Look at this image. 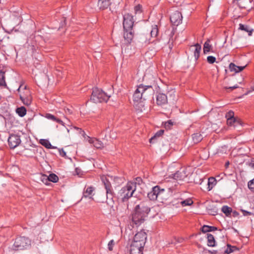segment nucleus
Listing matches in <instances>:
<instances>
[{"instance_id":"obj_1","label":"nucleus","mask_w":254,"mask_h":254,"mask_svg":"<svg viewBox=\"0 0 254 254\" xmlns=\"http://www.w3.org/2000/svg\"><path fill=\"white\" fill-rule=\"evenodd\" d=\"M150 207L144 202H140L137 205L132 214V221L136 226L143 223L148 213L150 212Z\"/></svg>"},{"instance_id":"obj_2","label":"nucleus","mask_w":254,"mask_h":254,"mask_svg":"<svg viewBox=\"0 0 254 254\" xmlns=\"http://www.w3.org/2000/svg\"><path fill=\"white\" fill-rule=\"evenodd\" d=\"M135 190V184L128 182L118 193V199L122 202H127L129 198L133 196Z\"/></svg>"},{"instance_id":"obj_3","label":"nucleus","mask_w":254,"mask_h":254,"mask_svg":"<svg viewBox=\"0 0 254 254\" xmlns=\"http://www.w3.org/2000/svg\"><path fill=\"white\" fill-rule=\"evenodd\" d=\"M110 97V96H108L106 93L103 92L102 90L95 87L93 88L90 100L96 103L102 102H107Z\"/></svg>"},{"instance_id":"obj_4","label":"nucleus","mask_w":254,"mask_h":254,"mask_svg":"<svg viewBox=\"0 0 254 254\" xmlns=\"http://www.w3.org/2000/svg\"><path fill=\"white\" fill-rule=\"evenodd\" d=\"M120 3V0H98V6L100 9H107L109 6L110 9L113 11Z\"/></svg>"},{"instance_id":"obj_5","label":"nucleus","mask_w":254,"mask_h":254,"mask_svg":"<svg viewBox=\"0 0 254 254\" xmlns=\"http://www.w3.org/2000/svg\"><path fill=\"white\" fill-rule=\"evenodd\" d=\"M30 245V240L25 237H17L13 244V249L15 251L22 250Z\"/></svg>"},{"instance_id":"obj_6","label":"nucleus","mask_w":254,"mask_h":254,"mask_svg":"<svg viewBox=\"0 0 254 254\" xmlns=\"http://www.w3.org/2000/svg\"><path fill=\"white\" fill-rule=\"evenodd\" d=\"M165 189H161L159 186H156L152 188V190L147 194V197L150 200H156L158 197L161 199L163 197V194Z\"/></svg>"},{"instance_id":"obj_7","label":"nucleus","mask_w":254,"mask_h":254,"mask_svg":"<svg viewBox=\"0 0 254 254\" xmlns=\"http://www.w3.org/2000/svg\"><path fill=\"white\" fill-rule=\"evenodd\" d=\"M146 240L147 234L144 230H141L134 235L132 243L144 247Z\"/></svg>"},{"instance_id":"obj_8","label":"nucleus","mask_w":254,"mask_h":254,"mask_svg":"<svg viewBox=\"0 0 254 254\" xmlns=\"http://www.w3.org/2000/svg\"><path fill=\"white\" fill-rule=\"evenodd\" d=\"M141 93L142 94L143 100L152 98L154 93V90L151 85H144L140 84Z\"/></svg>"},{"instance_id":"obj_9","label":"nucleus","mask_w":254,"mask_h":254,"mask_svg":"<svg viewBox=\"0 0 254 254\" xmlns=\"http://www.w3.org/2000/svg\"><path fill=\"white\" fill-rule=\"evenodd\" d=\"M134 20L133 16L129 13H126L123 15V28L124 30H132Z\"/></svg>"},{"instance_id":"obj_10","label":"nucleus","mask_w":254,"mask_h":254,"mask_svg":"<svg viewBox=\"0 0 254 254\" xmlns=\"http://www.w3.org/2000/svg\"><path fill=\"white\" fill-rule=\"evenodd\" d=\"M8 144L11 149H14L21 143L20 136L16 134H11L8 139Z\"/></svg>"},{"instance_id":"obj_11","label":"nucleus","mask_w":254,"mask_h":254,"mask_svg":"<svg viewBox=\"0 0 254 254\" xmlns=\"http://www.w3.org/2000/svg\"><path fill=\"white\" fill-rule=\"evenodd\" d=\"M182 13L179 11H175L170 17L171 23L176 26H178L182 22Z\"/></svg>"},{"instance_id":"obj_12","label":"nucleus","mask_w":254,"mask_h":254,"mask_svg":"<svg viewBox=\"0 0 254 254\" xmlns=\"http://www.w3.org/2000/svg\"><path fill=\"white\" fill-rule=\"evenodd\" d=\"M168 103L167 96L162 93H158L156 96V104L158 106L162 107Z\"/></svg>"},{"instance_id":"obj_13","label":"nucleus","mask_w":254,"mask_h":254,"mask_svg":"<svg viewBox=\"0 0 254 254\" xmlns=\"http://www.w3.org/2000/svg\"><path fill=\"white\" fill-rule=\"evenodd\" d=\"M172 175L173 178L176 180H183L187 177L188 174L185 168H181Z\"/></svg>"},{"instance_id":"obj_14","label":"nucleus","mask_w":254,"mask_h":254,"mask_svg":"<svg viewBox=\"0 0 254 254\" xmlns=\"http://www.w3.org/2000/svg\"><path fill=\"white\" fill-rule=\"evenodd\" d=\"M144 246H139V245L131 243L130 246V254H143Z\"/></svg>"},{"instance_id":"obj_15","label":"nucleus","mask_w":254,"mask_h":254,"mask_svg":"<svg viewBox=\"0 0 254 254\" xmlns=\"http://www.w3.org/2000/svg\"><path fill=\"white\" fill-rule=\"evenodd\" d=\"M141 88L140 85L137 86L133 95V98L134 102H142L143 101L142 94L141 93Z\"/></svg>"},{"instance_id":"obj_16","label":"nucleus","mask_w":254,"mask_h":254,"mask_svg":"<svg viewBox=\"0 0 254 254\" xmlns=\"http://www.w3.org/2000/svg\"><path fill=\"white\" fill-rule=\"evenodd\" d=\"M95 188L94 187L90 186L85 188L83 192V197H89L92 198L93 195V192L95 191Z\"/></svg>"},{"instance_id":"obj_17","label":"nucleus","mask_w":254,"mask_h":254,"mask_svg":"<svg viewBox=\"0 0 254 254\" xmlns=\"http://www.w3.org/2000/svg\"><path fill=\"white\" fill-rule=\"evenodd\" d=\"M20 99L22 103L26 106L30 105L32 102V97L30 96V92L28 90H26L25 96L20 95Z\"/></svg>"},{"instance_id":"obj_18","label":"nucleus","mask_w":254,"mask_h":254,"mask_svg":"<svg viewBox=\"0 0 254 254\" xmlns=\"http://www.w3.org/2000/svg\"><path fill=\"white\" fill-rule=\"evenodd\" d=\"M247 64L244 66H237L233 63L230 64L229 68L231 71H234L235 73L239 72L244 69L247 66Z\"/></svg>"},{"instance_id":"obj_19","label":"nucleus","mask_w":254,"mask_h":254,"mask_svg":"<svg viewBox=\"0 0 254 254\" xmlns=\"http://www.w3.org/2000/svg\"><path fill=\"white\" fill-rule=\"evenodd\" d=\"M190 48H194L193 54L195 61H197L199 56L201 50V45L199 44H196L194 46H191Z\"/></svg>"},{"instance_id":"obj_20","label":"nucleus","mask_w":254,"mask_h":254,"mask_svg":"<svg viewBox=\"0 0 254 254\" xmlns=\"http://www.w3.org/2000/svg\"><path fill=\"white\" fill-rule=\"evenodd\" d=\"M45 117V118H46L47 119H48L49 120H52L54 122H56L63 126H64V123L62 121V120L61 119L58 118L57 116H54L50 113H47V114H46Z\"/></svg>"},{"instance_id":"obj_21","label":"nucleus","mask_w":254,"mask_h":254,"mask_svg":"<svg viewBox=\"0 0 254 254\" xmlns=\"http://www.w3.org/2000/svg\"><path fill=\"white\" fill-rule=\"evenodd\" d=\"M207 212L211 215L215 216L218 213V208L214 204H209L206 207Z\"/></svg>"},{"instance_id":"obj_22","label":"nucleus","mask_w":254,"mask_h":254,"mask_svg":"<svg viewBox=\"0 0 254 254\" xmlns=\"http://www.w3.org/2000/svg\"><path fill=\"white\" fill-rule=\"evenodd\" d=\"M134 33L132 30H124V37L128 43H130L133 37Z\"/></svg>"},{"instance_id":"obj_23","label":"nucleus","mask_w":254,"mask_h":254,"mask_svg":"<svg viewBox=\"0 0 254 254\" xmlns=\"http://www.w3.org/2000/svg\"><path fill=\"white\" fill-rule=\"evenodd\" d=\"M239 29L248 32L249 36H252V33L254 31V30L251 28L249 25H244L241 23L239 24Z\"/></svg>"},{"instance_id":"obj_24","label":"nucleus","mask_w":254,"mask_h":254,"mask_svg":"<svg viewBox=\"0 0 254 254\" xmlns=\"http://www.w3.org/2000/svg\"><path fill=\"white\" fill-rule=\"evenodd\" d=\"M207 239V245L209 247H214L215 246V240L213 235L207 233L206 234Z\"/></svg>"},{"instance_id":"obj_25","label":"nucleus","mask_w":254,"mask_h":254,"mask_svg":"<svg viewBox=\"0 0 254 254\" xmlns=\"http://www.w3.org/2000/svg\"><path fill=\"white\" fill-rule=\"evenodd\" d=\"M218 228L215 226H210L208 225H203L201 228V232L203 233H206L207 232H212L216 230H217Z\"/></svg>"},{"instance_id":"obj_26","label":"nucleus","mask_w":254,"mask_h":254,"mask_svg":"<svg viewBox=\"0 0 254 254\" xmlns=\"http://www.w3.org/2000/svg\"><path fill=\"white\" fill-rule=\"evenodd\" d=\"M101 180L102 181V183L104 184L105 189L106 190L108 189H111L112 188V185L109 180L105 176H102L101 177Z\"/></svg>"},{"instance_id":"obj_27","label":"nucleus","mask_w":254,"mask_h":254,"mask_svg":"<svg viewBox=\"0 0 254 254\" xmlns=\"http://www.w3.org/2000/svg\"><path fill=\"white\" fill-rule=\"evenodd\" d=\"M5 71L0 70V86L7 88L5 82Z\"/></svg>"},{"instance_id":"obj_28","label":"nucleus","mask_w":254,"mask_h":254,"mask_svg":"<svg viewBox=\"0 0 254 254\" xmlns=\"http://www.w3.org/2000/svg\"><path fill=\"white\" fill-rule=\"evenodd\" d=\"M221 211L225 214L227 217L230 216L232 212V208L227 205H224L221 208Z\"/></svg>"},{"instance_id":"obj_29","label":"nucleus","mask_w":254,"mask_h":254,"mask_svg":"<svg viewBox=\"0 0 254 254\" xmlns=\"http://www.w3.org/2000/svg\"><path fill=\"white\" fill-rule=\"evenodd\" d=\"M212 48V46L210 44V40H207L203 45V53L204 54L210 52Z\"/></svg>"},{"instance_id":"obj_30","label":"nucleus","mask_w":254,"mask_h":254,"mask_svg":"<svg viewBox=\"0 0 254 254\" xmlns=\"http://www.w3.org/2000/svg\"><path fill=\"white\" fill-rule=\"evenodd\" d=\"M164 132V130L163 129H160V130H158L155 134V135L149 139L150 143H154V140L156 139V138L157 137H159L162 136Z\"/></svg>"},{"instance_id":"obj_31","label":"nucleus","mask_w":254,"mask_h":254,"mask_svg":"<svg viewBox=\"0 0 254 254\" xmlns=\"http://www.w3.org/2000/svg\"><path fill=\"white\" fill-rule=\"evenodd\" d=\"M16 112L20 117H23L26 114V109L24 107L22 106V107L17 108L16 109Z\"/></svg>"},{"instance_id":"obj_32","label":"nucleus","mask_w":254,"mask_h":254,"mask_svg":"<svg viewBox=\"0 0 254 254\" xmlns=\"http://www.w3.org/2000/svg\"><path fill=\"white\" fill-rule=\"evenodd\" d=\"M216 181L214 178H209L208 179L207 183L208 190H210L213 188V187L216 185Z\"/></svg>"},{"instance_id":"obj_33","label":"nucleus","mask_w":254,"mask_h":254,"mask_svg":"<svg viewBox=\"0 0 254 254\" xmlns=\"http://www.w3.org/2000/svg\"><path fill=\"white\" fill-rule=\"evenodd\" d=\"M239 249L236 246H232L230 245H227V248L226 250L225 251V253L227 254H229L232 252H234L236 251H238Z\"/></svg>"},{"instance_id":"obj_34","label":"nucleus","mask_w":254,"mask_h":254,"mask_svg":"<svg viewBox=\"0 0 254 254\" xmlns=\"http://www.w3.org/2000/svg\"><path fill=\"white\" fill-rule=\"evenodd\" d=\"M202 139V135L199 133H196L192 134V140L195 143L200 142Z\"/></svg>"},{"instance_id":"obj_35","label":"nucleus","mask_w":254,"mask_h":254,"mask_svg":"<svg viewBox=\"0 0 254 254\" xmlns=\"http://www.w3.org/2000/svg\"><path fill=\"white\" fill-rule=\"evenodd\" d=\"M40 143L46 148L48 149L53 148L54 147L52 146V144L50 142V141L47 139H41Z\"/></svg>"},{"instance_id":"obj_36","label":"nucleus","mask_w":254,"mask_h":254,"mask_svg":"<svg viewBox=\"0 0 254 254\" xmlns=\"http://www.w3.org/2000/svg\"><path fill=\"white\" fill-rule=\"evenodd\" d=\"M92 142L93 143L94 146L96 148L99 149L103 147V143L96 138L94 139Z\"/></svg>"},{"instance_id":"obj_37","label":"nucleus","mask_w":254,"mask_h":254,"mask_svg":"<svg viewBox=\"0 0 254 254\" xmlns=\"http://www.w3.org/2000/svg\"><path fill=\"white\" fill-rule=\"evenodd\" d=\"M106 195H107V199H110L113 200L114 195L115 194L114 191L113 190V188L111 189H108L106 190Z\"/></svg>"},{"instance_id":"obj_38","label":"nucleus","mask_w":254,"mask_h":254,"mask_svg":"<svg viewBox=\"0 0 254 254\" xmlns=\"http://www.w3.org/2000/svg\"><path fill=\"white\" fill-rule=\"evenodd\" d=\"M159 29L158 26L155 25L152 27V30L150 32V35L152 37H156L158 35Z\"/></svg>"},{"instance_id":"obj_39","label":"nucleus","mask_w":254,"mask_h":254,"mask_svg":"<svg viewBox=\"0 0 254 254\" xmlns=\"http://www.w3.org/2000/svg\"><path fill=\"white\" fill-rule=\"evenodd\" d=\"M49 177V181L53 183H57L59 181V177L57 175L54 173L50 174Z\"/></svg>"},{"instance_id":"obj_40","label":"nucleus","mask_w":254,"mask_h":254,"mask_svg":"<svg viewBox=\"0 0 254 254\" xmlns=\"http://www.w3.org/2000/svg\"><path fill=\"white\" fill-rule=\"evenodd\" d=\"M174 124V123L172 120H168L164 123V127L167 130L170 129Z\"/></svg>"},{"instance_id":"obj_41","label":"nucleus","mask_w":254,"mask_h":254,"mask_svg":"<svg viewBox=\"0 0 254 254\" xmlns=\"http://www.w3.org/2000/svg\"><path fill=\"white\" fill-rule=\"evenodd\" d=\"M180 203L183 206H190L193 203V201L190 198H188L186 200L181 201Z\"/></svg>"},{"instance_id":"obj_42","label":"nucleus","mask_w":254,"mask_h":254,"mask_svg":"<svg viewBox=\"0 0 254 254\" xmlns=\"http://www.w3.org/2000/svg\"><path fill=\"white\" fill-rule=\"evenodd\" d=\"M41 181L46 185L49 184V177L46 175H42L40 178Z\"/></svg>"},{"instance_id":"obj_43","label":"nucleus","mask_w":254,"mask_h":254,"mask_svg":"<svg viewBox=\"0 0 254 254\" xmlns=\"http://www.w3.org/2000/svg\"><path fill=\"white\" fill-rule=\"evenodd\" d=\"M225 117L227 119V120H230L231 119V118H235L234 117V113L233 111L230 110L228 112H227L226 114Z\"/></svg>"},{"instance_id":"obj_44","label":"nucleus","mask_w":254,"mask_h":254,"mask_svg":"<svg viewBox=\"0 0 254 254\" xmlns=\"http://www.w3.org/2000/svg\"><path fill=\"white\" fill-rule=\"evenodd\" d=\"M134 9L135 14H140L142 13V6L140 4L136 5L134 8Z\"/></svg>"},{"instance_id":"obj_45","label":"nucleus","mask_w":254,"mask_h":254,"mask_svg":"<svg viewBox=\"0 0 254 254\" xmlns=\"http://www.w3.org/2000/svg\"><path fill=\"white\" fill-rule=\"evenodd\" d=\"M248 186L250 190L254 191V178L248 182Z\"/></svg>"},{"instance_id":"obj_46","label":"nucleus","mask_w":254,"mask_h":254,"mask_svg":"<svg viewBox=\"0 0 254 254\" xmlns=\"http://www.w3.org/2000/svg\"><path fill=\"white\" fill-rule=\"evenodd\" d=\"M207 62L210 64H213L216 61V58L212 56H208L207 58Z\"/></svg>"},{"instance_id":"obj_47","label":"nucleus","mask_w":254,"mask_h":254,"mask_svg":"<svg viewBox=\"0 0 254 254\" xmlns=\"http://www.w3.org/2000/svg\"><path fill=\"white\" fill-rule=\"evenodd\" d=\"M115 245V242L113 240H111L108 245V249L109 251H111L113 250V246Z\"/></svg>"},{"instance_id":"obj_48","label":"nucleus","mask_w":254,"mask_h":254,"mask_svg":"<svg viewBox=\"0 0 254 254\" xmlns=\"http://www.w3.org/2000/svg\"><path fill=\"white\" fill-rule=\"evenodd\" d=\"M230 120H227V124L228 125L230 126H234V122H236V118H231Z\"/></svg>"},{"instance_id":"obj_49","label":"nucleus","mask_w":254,"mask_h":254,"mask_svg":"<svg viewBox=\"0 0 254 254\" xmlns=\"http://www.w3.org/2000/svg\"><path fill=\"white\" fill-rule=\"evenodd\" d=\"M242 125V122L241 120L239 119L236 118V122H234V127H235L238 125Z\"/></svg>"},{"instance_id":"obj_50","label":"nucleus","mask_w":254,"mask_h":254,"mask_svg":"<svg viewBox=\"0 0 254 254\" xmlns=\"http://www.w3.org/2000/svg\"><path fill=\"white\" fill-rule=\"evenodd\" d=\"M241 211L243 213V215L245 216H250L253 214L252 212L244 209H241Z\"/></svg>"},{"instance_id":"obj_51","label":"nucleus","mask_w":254,"mask_h":254,"mask_svg":"<svg viewBox=\"0 0 254 254\" xmlns=\"http://www.w3.org/2000/svg\"><path fill=\"white\" fill-rule=\"evenodd\" d=\"M142 182V180L140 177H136L135 178V182H133V183L135 184V186H136L137 184L138 185H140Z\"/></svg>"},{"instance_id":"obj_52","label":"nucleus","mask_w":254,"mask_h":254,"mask_svg":"<svg viewBox=\"0 0 254 254\" xmlns=\"http://www.w3.org/2000/svg\"><path fill=\"white\" fill-rule=\"evenodd\" d=\"M238 88H239V86L237 84H236L233 86H231V87H224V88L226 89H231V90H233Z\"/></svg>"},{"instance_id":"obj_53","label":"nucleus","mask_w":254,"mask_h":254,"mask_svg":"<svg viewBox=\"0 0 254 254\" xmlns=\"http://www.w3.org/2000/svg\"><path fill=\"white\" fill-rule=\"evenodd\" d=\"M60 154L63 156L64 157L66 155L65 152L64 150L63 149H61L59 150Z\"/></svg>"},{"instance_id":"obj_54","label":"nucleus","mask_w":254,"mask_h":254,"mask_svg":"<svg viewBox=\"0 0 254 254\" xmlns=\"http://www.w3.org/2000/svg\"><path fill=\"white\" fill-rule=\"evenodd\" d=\"M232 216L234 217H238L239 215V213L236 211L232 210Z\"/></svg>"},{"instance_id":"obj_55","label":"nucleus","mask_w":254,"mask_h":254,"mask_svg":"<svg viewBox=\"0 0 254 254\" xmlns=\"http://www.w3.org/2000/svg\"><path fill=\"white\" fill-rule=\"evenodd\" d=\"M249 166H250L251 167L253 168H254V159H252L251 160V162H250L249 163Z\"/></svg>"},{"instance_id":"obj_56","label":"nucleus","mask_w":254,"mask_h":254,"mask_svg":"<svg viewBox=\"0 0 254 254\" xmlns=\"http://www.w3.org/2000/svg\"><path fill=\"white\" fill-rule=\"evenodd\" d=\"M168 94H169L170 96H172L173 97V100H175V92L174 91H173V92H169L168 93Z\"/></svg>"},{"instance_id":"obj_57","label":"nucleus","mask_w":254,"mask_h":254,"mask_svg":"<svg viewBox=\"0 0 254 254\" xmlns=\"http://www.w3.org/2000/svg\"><path fill=\"white\" fill-rule=\"evenodd\" d=\"M75 128H76L77 130H79V133L81 134L82 135H84L85 134V132L82 130L81 128L75 127Z\"/></svg>"},{"instance_id":"obj_58","label":"nucleus","mask_w":254,"mask_h":254,"mask_svg":"<svg viewBox=\"0 0 254 254\" xmlns=\"http://www.w3.org/2000/svg\"><path fill=\"white\" fill-rule=\"evenodd\" d=\"M251 88V90L248 91L245 94L246 95H247L249 93H250V92H251L252 91H254V86H252Z\"/></svg>"},{"instance_id":"obj_59","label":"nucleus","mask_w":254,"mask_h":254,"mask_svg":"<svg viewBox=\"0 0 254 254\" xmlns=\"http://www.w3.org/2000/svg\"><path fill=\"white\" fill-rule=\"evenodd\" d=\"M65 113H68L69 114L72 113V111H71V110L68 108H67L66 109H65Z\"/></svg>"},{"instance_id":"obj_60","label":"nucleus","mask_w":254,"mask_h":254,"mask_svg":"<svg viewBox=\"0 0 254 254\" xmlns=\"http://www.w3.org/2000/svg\"><path fill=\"white\" fill-rule=\"evenodd\" d=\"M234 0L235 1V0ZM240 0H236V1H237V2H239V1H240ZM238 5L240 7H241V8H245V6H242V5H241V4H240V3H239V2H238Z\"/></svg>"},{"instance_id":"obj_61","label":"nucleus","mask_w":254,"mask_h":254,"mask_svg":"<svg viewBox=\"0 0 254 254\" xmlns=\"http://www.w3.org/2000/svg\"><path fill=\"white\" fill-rule=\"evenodd\" d=\"M174 35V31L173 30L169 34L170 36L172 37Z\"/></svg>"},{"instance_id":"obj_62","label":"nucleus","mask_w":254,"mask_h":254,"mask_svg":"<svg viewBox=\"0 0 254 254\" xmlns=\"http://www.w3.org/2000/svg\"><path fill=\"white\" fill-rule=\"evenodd\" d=\"M229 165V161H227V162L225 163V166H226V167H227Z\"/></svg>"},{"instance_id":"obj_63","label":"nucleus","mask_w":254,"mask_h":254,"mask_svg":"<svg viewBox=\"0 0 254 254\" xmlns=\"http://www.w3.org/2000/svg\"><path fill=\"white\" fill-rule=\"evenodd\" d=\"M94 138H91L89 140V142L90 143H93L92 142L93 141V140L94 139Z\"/></svg>"},{"instance_id":"obj_64","label":"nucleus","mask_w":254,"mask_h":254,"mask_svg":"<svg viewBox=\"0 0 254 254\" xmlns=\"http://www.w3.org/2000/svg\"><path fill=\"white\" fill-rule=\"evenodd\" d=\"M168 190L171 191V192H172V190L171 189V188H169L168 189Z\"/></svg>"}]
</instances>
